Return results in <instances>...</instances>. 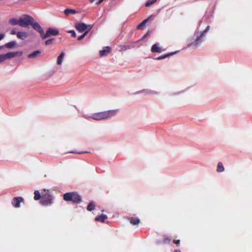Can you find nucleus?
I'll return each mask as SVG.
<instances>
[{"label": "nucleus", "instance_id": "nucleus-33", "mask_svg": "<svg viewBox=\"0 0 252 252\" xmlns=\"http://www.w3.org/2000/svg\"><path fill=\"white\" fill-rule=\"evenodd\" d=\"M10 34H12V35H14L15 34H17L16 31H15L14 30H12L11 32H10Z\"/></svg>", "mask_w": 252, "mask_h": 252}, {"label": "nucleus", "instance_id": "nucleus-36", "mask_svg": "<svg viewBox=\"0 0 252 252\" xmlns=\"http://www.w3.org/2000/svg\"><path fill=\"white\" fill-rule=\"evenodd\" d=\"M173 252H181V251L179 250H175L173 251Z\"/></svg>", "mask_w": 252, "mask_h": 252}, {"label": "nucleus", "instance_id": "nucleus-9", "mask_svg": "<svg viewBox=\"0 0 252 252\" xmlns=\"http://www.w3.org/2000/svg\"><path fill=\"white\" fill-rule=\"evenodd\" d=\"M32 28L38 32L41 35V37H43V35L44 34V30L40 26V25L37 22L32 23L31 24Z\"/></svg>", "mask_w": 252, "mask_h": 252}, {"label": "nucleus", "instance_id": "nucleus-32", "mask_svg": "<svg viewBox=\"0 0 252 252\" xmlns=\"http://www.w3.org/2000/svg\"><path fill=\"white\" fill-rule=\"evenodd\" d=\"M180 240H174L173 243L175 244L177 246H178L180 244Z\"/></svg>", "mask_w": 252, "mask_h": 252}, {"label": "nucleus", "instance_id": "nucleus-4", "mask_svg": "<svg viewBox=\"0 0 252 252\" xmlns=\"http://www.w3.org/2000/svg\"><path fill=\"white\" fill-rule=\"evenodd\" d=\"M33 21V18L31 16L25 15L24 18L19 19V25L22 27H27L29 25L32 24Z\"/></svg>", "mask_w": 252, "mask_h": 252}, {"label": "nucleus", "instance_id": "nucleus-34", "mask_svg": "<svg viewBox=\"0 0 252 252\" xmlns=\"http://www.w3.org/2000/svg\"><path fill=\"white\" fill-rule=\"evenodd\" d=\"M4 36V34H0V40H1Z\"/></svg>", "mask_w": 252, "mask_h": 252}, {"label": "nucleus", "instance_id": "nucleus-22", "mask_svg": "<svg viewBox=\"0 0 252 252\" xmlns=\"http://www.w3.org/2000/svg\"><path fill=\"white\" fill-rule=\"evenodd\" d=\"M173 54H174V53H170L165 54L164 55L159 56L158 57L156 58V60H162V59H165L167 57H168L171 55H173Z\"/></svg>", "mask_w": 252, "mask_h": 252}, {"label": "nucleus", "instance_id": "nucleus-26", "mask_svg": "<svg viewBox=\"0 0 252 252\" xmlns=\"http://www.w3.org/2000/svg\"><path fill=\"white\" fill-rule=\"evenodd\" d=\"M157 0H148L147 2L145 3V6L147 7H149L151 6V5L155 3Z\"/></svg>", "mask_w": 252, "mask_h": 252}, {"label": "nucleus", "instance_id": "nucleus-10", "mask_svg": "<svg viewBox=\"0 0 252 252\" xmlns=\"http://www.w3.org/2000/svg\"><path fill=\"white\" fill-rule=\"evenodd\" d=\"M23 52L22 51H17L8 52L4 54V56H5L6 59H10L16 57L17 56H21Z\"/></svg>", "mask_w": 252, "mask_h": 252}, {"label": "nucleus", "instance_id": "nucleus-18", "mask_svg": "<svg viewBox=\"0 0 252 252\" xmlns=\"http://www.w3.org/2000/svg\"><path fill=\"white\" fill-rule=\"evenodd\" d=\"M64 56V53L63 52H62L60 55L59 56L57 59V64L59 65L61 64L63 61V58Z\"/></svg>", "mask_w": 252, "mask_h": 252}, {"label": "nucleus", "instance_id": "nucleus-30", "mask_svg": "<svg viewBox=\"0 0 252 252\" xmlns=\"http://www.w3.org/2000/svg\"><path fill=\"white\" fill-rule=\"evenodd\" d=\"M6 60V59L5 56H4V54L0 55V63H2Z\"/></svg>", "mask_w": 252, "mask_h": 252}, {"label": "nucleus", "instance_id": "nucleus-29", "mask_svg": "<svg viewBox=\"0 0 252 252\" xmlns=\"http://www.w3.org/2000/svg\"><path fill=\"white\" fill-rule=\"evenodd\" d=\"M54 40V38H51V39H49L48 40H47L45 42V45H51V44H52L53 43V41Z\"/></svg>", "mask_w": 252, "mask_h": 252}, {"label": "nucleus", "instance_id": "nucleus-14", "mask_svg": "<svg viewBox=\"0 0 252 252\" xmlns=\"http://www.w3.org/2000/svg\"><path fill=\"white\" fill-rule=\"evenodd\" d=\"M41 54V52L39 50H36L32 53L29 54L28 55V57L29 59H33L37 57V56H39Z\"/></svg>", "mask_w": 252, "mask_h": 252}, {"label": "nucleus", "instance_id": "nucleus-25", "mask_svg": "<svg viewBox=\"0 0 252 252\" xmlns=\"http://www.w3.org/2000/svg\"><path fill=\"white\" fill-rule=\"evenodd\" d=\"M95 208V205L93 202H91L87 206V210L89 211H92Z\"/></svg>", "mask_w": 252, "mask_h": 252}, {"label": "nucleus", "instance_id": "nucleus-21", "mask_svg": "<svg viewBox=\"0 0 252 252\" xmlns=\"http://www.w3.org/2000/svg\"><path fill=\"white\" fill-rule=\"evenodd\" d=\"M19 20L16 18H11L9 20V23L12 25H19Z\"/></svg>", "mask_w": 252, "mask_h": 252}, {"label": "nucleus", "instance_id": "nucleus-3", "mask_svg": "<svg viewBox=\"0 0 252 252\" xmlns=\"http://www.w3.org/2000/svg\"><path fill=\"white\" fill-rule=\"evenodd\" d=\"M40 202L44 206L51 205L53 203V196L49 193L48 191L42 193Z\"/></svg>", "mask_w": 252, "mask_h": 252}, {"label": "nucleus", "instance_id": "nucleus-16", "mask_svg": "<svg viewBox=\"0 0 252 252\" xmlns=\"http://www.w3.org/2000/svg\"><path fill=\"white\" fill-rule=\"evenodd\" d=\"M64 13L66 16H68L70 14H76L77 11L74 9L67 8L64 10Z\"/></svg>", "mask_w": 252, "mask_h": 252}, {"label": "nucleus", "instance_id": "nucleus-31", "mask_svg": "<svg viewBox=\"0 0 252 252\" xmlns=\"http://www.w3.org/2000/svg\"><path fill=\"white\" fill-rule=\"evenodd\" d=\"M68 32L71 34V36H72L73 37L76 36V33L74 31L71 30V31H68Z\"/></svg>", "mask_w": 252, "mask_h": 252}, {"label": "nucleus", "instance_id": "nucleus-37", "mask_svg": "<svg viewBox=\"0 0 252 252\" xmlns=\"http://www.w3.org/2000/svg\"><path fill=\"white\" fill-rule=\"evenodd\" d=\"M209 29V26H207L206 27V32H207V31Z\"/></svg>", "mask_w": 252, "mask_h": 252}, {"label": "nucleus", "instance_id": "nucleus-19", "mask_svg": "<svg viewBox=\"0 0 252 252\" xmlns=\"http://www.w3.org/2000/svg\"><path fill=\"white\" fill-rule=\"evenodd\" d=\"M16 42L12 41L5 44V46L7 48H12L16 45Z\"/></svg>", "mask_w": 252, "mask_h": 252}, {"label": "nucleus", "instance_id": "nucleus-38", "mask_svg": "<svg viewBox=\"0 0 252 252\" xmlns=\"http://www.w3.org/2000/svg\"><path fill=\"white\" fill-rule=\"evenodd\" d=\"M147 34H148V33H147V34H145V35L143 36V38H144L146 37V35H147Z\"/></svg>", "mask_w": 252, "mask_h": 252}, {"label": "nucleus", "instance_id": "nucleus-7", "mask_svg": "<svg viewBox=\"0 0 252 252\" xmlns=\"http://www.w3.org/2000/svg\"><path fill=\"white\" fill-rule=\"evenodd\" d=\"M203 35V32H202L199 36H197L195 40L193 42H191L189 44V47H197L199 44H200L202 41L203 40L202 37Z\"/></svg>", "mask_w": 252, "mask_h": 252}, {"label": "nucleus", "instance_id": "nucleus-23", "mask_svg": "<svg viewBox=\"0 0 252 252\" xmlns=\"http://www.w3.org/2000/svg\"><path fill=\"white\" fill-rule=\"evenodd\" d=\"M224 170L223 165L221 162H219L217 167V171L219 172H221Z\"/></svg>", "mask_w": 252, "mask_h": 252}, {"label": "nucleus", "instance_id": "nucleus-17", "mask_svg": "<svg viewBox=\"0 0 252 252\" xmlns=\"http://www.w3.org/2000/svg\"><path fill=\"white\" fill-rule=\"evenodd\" d=\"M107 218V217L106 215L101 214V215L95 217V220L98 221L103 222Z\"/></svg>", "mask_w": 252, "mask_h": 252}, {"label": "nucleus", "instance_id": "nucleus-20", "mask_svg": "<svg viewBox=\"0 0 252 252\" xmlns=\"http://www.w3.org/2000/svg\"><path fill=\"white\" fill-rule=\"evenodd\" d=\"M34 199L35 200H38L40 198L41 199V195L40 194L39 191L38 190H35L34 192Z\"/></svg>", "mask_w": 252, "mask_h": 252}, {"label": "nucleus", "instance_id": "nucleus-15", "mask_svg": "<svg viewBox=\"0 0 252 252\" xmlns=\"http://www.w3.org/2000/svg\"><path fill=\"white\" fill-rule=\"evenodd\" d=\"M16 35L17 37L21 39H24L28 36V34L26 32H18Z\"/></svg>", "mask_w": 252, "mask_h": 252}, {"label": "nucleus", "instance_id": "nucleus-39", "mask_svg": "<svg viewBox=\"0 0 252 252\" xmlns=\"http://www.w3.org/2000/svg\"><path fill=\"white\" fill-rule=\"evenodd\" d=\"M83 152H79V153H77L78 154H81Z\"/></svg>", "mask_w": 252, "mask_h": 252}, {"label": "nucleus", "instance_id": "nucleus-1", "mask_svg": "<svg viewBox=\"0 0 252 252\" xmlns=\"http://www.w3.org/2000/svg\"><path fill=\"white\" fill-rule=\"evenodd\" d=\"M118 110L116 109L97 112L92 114L89 118L95 121L104 120L115 116Z\"/></svg>", "mask_w": 252, "mask_h": 252}, {"label": "nucleus", "instance_id": "nucleus-5", "mask_svg": "<svg viewBox=\"0 0 252 252\" xmlns=\"http://www.w3.org/2000/svg\"><path fill=\"white\" fill-rule=\"evenodd\" d=\"M75 27L79 32H85L86 31H88L89 32L92 29L93 26L91 25H86L83 23H80L76 24Z\"/></svg>", "mask_w": 252, "mask_h": 252}, {"label": "nucleus", "instance_id": "nucleus-6", "mask_svg": "<svg viewBox=\"0 0 252 252\" xmlns=\"http://www.w3.org/2000/svg\"><path fill=\"white\" fill-rule=\"evenodd\" d=\"M59 34V32L58 29L55 28H49L46 31L45 33H44L43 35L42 39H44L50 35H57Z\"/></svg>", "mask_w": 252, "mask_h": 252}, {"label": "nucleus", "instance_id": "nucleus-24", "mask_svg": "<svg viewBox=\"0 0 252 252\" xmlns=\"http://www.w3.org/2000/svg\"><path fill=\"white\" fill-rule=\"evenodd\" d=\"M149 18H148V19H145L144 20H143L141 23H140L137 26V29H141L142 27H144L146 23L148 22V21L149 20Z\"/></svg>", "mask_w": 252, "mask_h": 252}, {"label": "nucleus", "instance_id": "nucleus-27", "mask_svg": "<svg viewBox=\"0 0 252 252\" xmlns=\"http://www.w3.org/2000/svg\"><path fill=\"white\" fill-rule=\"evenodd\" d=\"M170 241H171V239L167 236H164L163 237V242L164 244H169L170 242Z\"/></svg>", "mask_w": 252, "mask_h": 252}, {"label": "nucleus", "instance_id": "nucleus-11", "mask_svg": "<svg viewBox=\"0 0 252 252\" xmlns=\"http://www.w3.org/2000/svg\"><path fill=\"white\" fill-rule=\"evenodd\" d=\"M164 50V49L159 47L158 44H154L151 48V52L153 53H161Z\"/></svg>", "mask_w": 252, "mask_h": 252}, {"label": "nucleus", "instance_id": "nucleus-28", "mask_svg": "<svg viewBox=\"0 0 252 252\" xmlns=\"http://www.w3.org/2000/svg\"><path fill=\"white\" fill-rule=\"evenodd\" d=\"M88 33V31H86L85 32H84V33L83 34H82L81 35L79 36L78 37V40H81L82 39H83L85 37V36L87 35V34Z\"/></svg>", "mask_w": 252, "mask_h": 252}, {"label": "nucleus", "instance_id": "nucleus-2", "mask_svg": "<svg viewBox=\"0 0 252 252\" xmlns=\"http://www.w3.org/2000/svg\"><path fill=\"white\" fill-rule=\"evenodd\" d=\"M63 198L65 201H71L75 203H80L82 200L81 196L75 192L65 193L63 194Z\"/></svg>", "mask_w": 252, "mask_h": 252}, {"label": "nucleus", "instance_id": "nucleus-8", "mask_svg": "<svg viewBox=\"0 0 252 252\" xmlns=\"http://www.w3.org/2000/svg\"><path fill=\"white\" fill-rule=\"evenodd\" d=\"M21 202H24V199L22 197H15L13 198L11 203L14 207L19 208Z\"/></svg>", "mask_w": 252, "mask_h": 252}, {"label": "nucleus", "instance_id": "nucleus-35", "mask_svg": "<svg viewBox=\"0 0 252 252\" xmlns=\"http://www.w3.org/2000/svg\"><path fill=\"white\" fill-rule=\"evenodd\" d=\"M104 0H99L97 2H96V4H99L100 3H101Z\"/></svg>", "mask_w": 252, "mask_h": 252}, {"label": "nucleus", "instance_id": "nucleus-12", "mask_svg": "<svg viewBox=\"0 0 252 252\" xmlns=\"http://www.w3.org/2000/svg\"><path fill=\"white\" fill-rule=\"evenodd\" d=\"M110 52V48L108 46L105 47L103 50L99 51V55L101 57L105 56Z\"/></svg>", "mask_w": 252, "mask_h": 252}, {"label": "nucleus", "instance_id": "nucleus-13", "mask_svg": "<svg viewBox=\"0 0 252 252\" xmlns=\"http://www.w3.org/2000/svg\"><path fill=\"white\" fill-rule=\"evenodd\" d=\"M128 220L130 223L133 225H138L140 222V220L138 218L130 217Z\"/></svg>", "mask_w": 252, "mask_h": 252}]
</instances>
